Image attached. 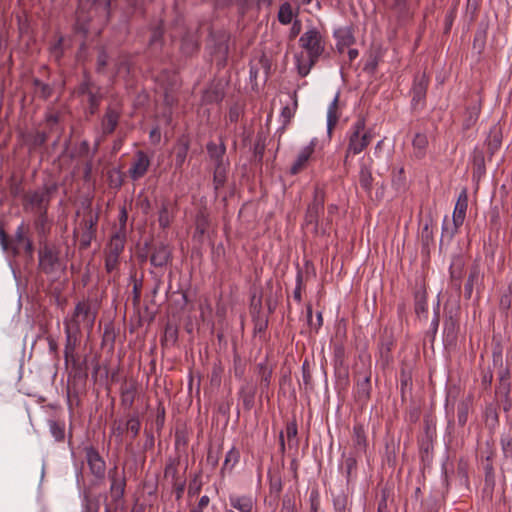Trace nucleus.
<instances>
[{
    "mask_svg": "<svg viewBox=\"0 0 512 512\" xmlns=\"http://www.w3.org/2000/svg\"><path fill=\"white\" fill-rule=\"evenodd\" d=\"M299 46L305 52L295 55L298 74L306 77L325 51V38L321 31L310 26L299 38Z\"/></svg>",
    "mask_w": 512,
    "mask_h": 512,
    "instance_id": "f257e3e1",
    "label": "nucleus"
},
{
    "mask_svg": "<svg viewBox=\"0 0 512 512\" xmlns=\"http://www.w3.org/2000/svg\"><path fill=\"white\" fill-rule=\"evenodd\" d=\"M98 304L91 299H83L76 303L71 314L64 320V326L81 332V328L91 332L98 314Z\"/></svg>",
    "mask_w": 512,
    "mask_h": 512,
    "instance_id": "f03ea898",
    "label": "nucleus"
},
{
    "mask_svg": "<svg viewBox=\"0 0 512 512\" xmlns=\"http://www.w3.org/2000/svg\"><path fill=\"white\" fill-rule=\"evenodd\" d=\"M38 268L46 275L56 276L66 269V260L59 245L52 242H40L38 250Z\"/></svg>",
    "mask_w": 512,
    "mask_h": 512,
    "instance_id": "7ed1b4c3",
    "label": "nucleus"
},
{
    "mask_svg": "<svg viewBox=\"0 0 512 512\" xmlns=\"http://www.w3.org/2000/svg\"><path fill=\"white\" fill-rule=\"evenodd\" d=\"M373 135L366 129L364 118H358L345 135L346 149L349 154L358 155L371 143Z\"/></svg>",
    "mask_w": 512,
    "mask_h": 512,
    "instance_id": "20e7f679",
    "label": "nucleus"
},
{
    "mask_svg": "<svg viewBox=\"0 0 512 512\" xmlns=\"http://www.w3.org/2000/svg\"><path fill=\"white\" fill-rule=\"evenodd\" d=\"M468 206L467 191L464 189L458 196L452 215V222L444 220L442 226V239L451 240L463 224Z\"/></svg>",
    "mask_w": 512,
    "mask_h": 512,
    "instance_id": "39448f33",
    "label": "nucleus"
},
{
    "mask_svg": "<svg viewBox=\"0 0 512 512\" xmlns=\"http://www.w3.org/2000/svg\"><path fill=\"white\" fill-rule=\"evenodd\" d=\"M55 186H43L35 191L28 192L25 195V207L37 213L43 219L47 213L51 201V193L55 191Z\"/></svg>",
    "mask_w": 512,
    "mask_h": 512,
    "instance_id": "423d86ee",
    "label": "nucleus"
},
{
    "mask_svg": "<svg viewBox=\"0 0 512 512\" xmlns=\"http://www.w3.org/2000/svg\"><path fill=\"white\" fill-rule=\"evenodd\" d=\"M0 245L4 251H10L14 255L18 254L22 247L30 255L33 252L32 242L25 236V226L23 223L17 227L14 238L11 241H9L5 231L0 228Z\"/></svg>",
    "mask_w": 512,
    "mask_h": 512,
    "instance_id": "0eeeda50",
    "label": "nucleus"
},
{
    "mask_svg": "<svg viewBox=\"0 0 512 512\" xmlns=\"http://www.w3.org/2000/svg\"><path fill=\"white\" fill-rule=\"evenodd\" d=\"M325 196V191L316 187L313 200L308 205L305 213L304 223L306 226H311L315 233L321 229L320 214L324 213Z\"/></svg>",
    "mask_w": 512,
    "mask_h": 512,
    "instance_id": "6e6552de",
    "label": "nucleus"
},
{
    "mask_svg": "<svg viewBox=\"0 0 512 512\" xmlns=\"http://www.w3.org/2000/svg\"><path fill=\"white\" fill-rule=\"evenodd\" d=\"M108 478L110 481V497L111 502L115 505V509L122 506L123 497L126 487V477L124 471H119L117 466H114L108 471Z\"/></svg>",
    "mask_w": 512,
    "mask_h": 512,
    "instance_id": "1a4fd4ad",
    "label": "nucleus"
},
{
    "mask_svg": "<svg viewBox=\"0 0 512 512\" xmlns=\"http://www.w3.org/2000/svg\"><path fill=\"white\" fill-rule=\"evenodd\" d=\"M85 459L90 473L98 480L103 481L106 475V462L93 446L84 449Z\"/></svg>",
    "mask_w": 512,
    "mask_h": 512,
    "instance_id": "9d476101",
    "label": "nucleus"
},
{
    "mask_svg": "<svg viewBox=\"0 0 512 512\" xmlns=\"http://www.w3.org/2000/svg\"><path fill=\"white\" fill-rule=\"evenodd\" d=\"M98 224V214H93L91 211L88 213L81 222V237H80V248L87 249L90 247L92 240L96 235V227Z\"/></svg>",
    "mask_w": 512,
    "mask_h": 512,
    "instance_id": "9b49d317",
    "label": "nucleus"
},
{
    "mask_svg": "<svg viewBox=\"0 0 512 512\" xmlns=\"http://www.w3.org/2000/svg\"><path fill=\"white\" fill-rule=\"evenodd\" d=\"M65 332V347H64V359L65 363L68 364L72 362L73 365H76L77 359L75 356L76 347L80 340L81 332H78L74 329H71L67 326H64Z\"/></svg>",
    "mask_w": 512,
    "mask_h": 512,
    "instance_id": "f8f14e48",
    "label": "nucleus"
},
{
    "mask_svg": "<svg viewBox=\"0 0 512 512\" xmlns=\"http://www.w3.org/2000/svg\"><path fill=\"white\" fill-rule=\"evenodd\" d=\"M172 260V250L171 248L164 244L159 243L152 247L150 263L155 268H164L166 267Z\"/></svg>",
    "mask_w": 512,
    "mask_h": 512,
    "instance_id": "ddd939ff",
    "label": "nucleus"
},
{
    "mask_svg": "<svg viewBox=\"0 0 512 512\" xmlns=\"http://www.w3.org/2000/svg\"><path fill=\"white\" fill-rule=\"evenodd\" d=\"M149 167L150 158L148 155L141 150L137 151L128 171L130 178L134 181L142 178L147 173Z\"/></svg>",
    "mask_w": 512,
    "mask_h": 512,
    "instance_id": "4468645a",
    "label": "nucleus"
},
{
    "mask_svg": "<svg viewBox=\"0 0 512 512\" xmlns=\"http://www.w3.org/2000/svg\"><path fill=\"white\" fill-rule=\"evenodd\" d=\"M316 145H317V139L313 138L307 146H305L304 148H302L300 150L294 163L290 167L291 175L298 174L301 170H303L306 167L310 157L312 156V154L315 151Z\"/></svg>",
    "mask_w": 512,
    "mask_h": 512,
    "instance_id": "2eb2a0df",
    "label": "nucleus"
},
{
    "mask_svg": "<svg viewBox=\"0 0 512 512\" xmlns=\"http://www.w3.org/2000/svg\"><path fill=\"white\" fill-rule=\"evenodd\" d=\"M359 185L370 196L372 192V159L368 162L361 160L359 162Z\"/></svg>",
    "mask_w": 512,
    "mask_h": 512,
    "instance_id": "dca6fc26",
    "label": "nucleus"
},
{
    "mask_svg": "<svg viewBox=\"0 0 512 512\" xmlns=\"http://www.w3.org/2000/svg\"><path fill=\"white\" fill-rule=\"evenodd\" d=\"M255 499L251 495L230 494L229 504L238 512H254Z\"/></svg>",
    "mask_w": 512,
    "mask_h": 512,
    "instance_id": "f3484780",
    "label": "nucleus"
},
{
    "mask_svg": "<svg viewBox=\"0 0 512 512\" xmlns=\"http://www.w3.org/2000/svg\"><path fill=\"white\" fill-rule=\"evenodd\" d=\"M256 387L249 382L243 384L238 392L239 400L242 402L243 408L250 411L255 402Z\"/></svg>",
    "mask_w": 512,
    "mask_h": 512,
    "instance_id": "a211bd4d",
    "label": "nucleus"
},
{
    "mask_svg": "<svg viewBox=\"0 0 512 512\" xmlns=\"http://www.w3.org/2000/svg\"><path fill=\"white\" fill-rule=\"evenodd\" d=\"M352 442L357 455L365 453L367 448V437L362 424L357 423L353 426Z\"/></svg>",
    "mask_w": 512,
    "mask_h": 512,
    "instance_id": "6ab92c4d",
    "label": "nucleus"
},
{
    "mask_svg": "<svg viewBox=\"0 0 512 512\" xmlns=\"http://www.w3.org/2000/svg\"><path fill=\"white\" fill-rule=\"evenodd\" d=\"M502 144V129L499 124H494L486 139V145L490 156H493L499 150Z\"/></svg>",
    "mask_w": 512,
    "mask_h": 512,
    "instance_id": "aec40b11",
    "label": "nucleus"
},
{
    "mask_svg": "<svg viewBox=\"0 0 512 512\" xmlns=\"http://www.w3.org/2000/svg\"><path fill=\"white\" fill-rule=\"evenodd\" d=\"M137 394V384L136 382L125 383L121 387L120 391V400L121 406L125 409L132 408L135 397Z\"/></svg>",
    "mask_w": 512,
    "mask_h": 512,
    "instance_id": "412c9836",
    "label": "nucleus"
},
{
    "mask_svg": "<svg viewBox=\"0 0 512 512\" xmlns=\"http://www.w3.org/2000/svg\"><path fill=\"white\" fill-rule=\"evenodd\" d=\"M173 210V204L169 200L164 199L161 201L158 212V222L161 228L166 229L170 226L174 217Z\"/></svg>",
    "mask_w": 512,
    "mask_h": 512,
    "instance_id": "4be33fe9",
    "label": "nucleus"
},
{
    "mask_svg": "<svg viewBox=\"0 0 512 512\" xmlns=\"http://www.w3.org/2000/svg\"><path fill=\"white\" fill-rule=\"evenodd\" d=\"M125 235L115 233L111 236L109 243L105 249V254L120 257L125 246Z\"/></svg>",
    "mask_w": 512,
    "mask_h": 512,
    "instance_id": "5701e85b",
    "label": "nucleus"
},
{
    "mask_svg": "<svg viewBox=\"0 0 512 512\" xmlns=\"http://www.w3.org/2000/svg\"><path fill=\"white\" fill-rule=\"evenodd\" d=\"M464 266H465V263H464L462 256L456 255L452 258L450 267H449V272H450L451 280L454 282V285L458 289L460 288V285H461L460 281L462 278Z\"/></svg>",
    "mask_w": 512,
    "mask_h": 512,
    "instance_id": "b1692460",
    "label": "nucleus"
},
{
    "mask_svg": "<svg viewBox=\"0 0 512 512\" xmlns=\"http://www.w3.org/2000/svg\"><path fill=\"white\" fill-rule=\"evenodd\" d=\"M120 118L119 112L115 109L109 107L106 110V113L102 120V130L104 134H111L114 132L118 125V121Z\"/></svg>",
    "mask_w": 512,
    "mask_h": 512,
    "instance_id": "393cba45",
    "label": "nucleus"
},
{
    "mask_svg": "<svg viewBox=\"0 0 512 512\" xmlns=\"http://www.w3.org/2000/svg\"><path fill=\"white\" fill-rule=\"evenodd\" d=\"M481 278L480 267L473 265L470 268L469 276L464 286V294L467 299L471 298L473 289L480 283Z\"/></svg>",
    "mask_w": 512,
    "mask_h": 512,
    "instance_id": "a878e982",
    "label": "nucleus"
},
{
    "mask_svg": "<svg viewBox=\"0 0 512 512\" xmlns=\"http://www.w3.org/2000/svg\"><path fill=\"white\" fill-rule=\"evenodd\" d=\"M371 375L365 374L362 380H358L356 384V397L361 402H366L370 398L371 393Z\"/></svg>",
    "mask_w": 512,
    "mask_h": 512,
    "instance_id": "bb28decb",
    "label": "nucleus"
},
{
    "mask_svg": "<svg viewBox=\"0 0 512 512\" xmlns=\"http://www.w3.org/2000/svg\"><path fill=\"white\" fill-rule=\"evenodd\" d=\"M428 86V80L425 77V75H421L420 77H417L414 81L413 87H412V94L413 102H419L423 100L426 96Z\"/></svg>",
    "mask_w": 512,
    "mask_h": 512,
    "instance_id": "cd10ccee",
    "label": "nucleus"
},
{
    "mask_svg": "<svg viewBox=\"0 0 512 512\" xmlns=\"http://www.w3.org/2000/svg\"><path fill=\"white\" fill-rule=\"evenodd\" d=\"M391 9L398 18L406 19L412 14V4L410 0H393Z\"/></svg>",
    "mask_w": 512,
    "mask_h": 512,
    "instance_id": "c85d7f7f",
    "label": "nucleus"
},
{
    "mask_svg": "<svg viewBox=\"0 0 512 512\" xmlns=\"http://www.w3.org/2000/svg\"><path fill=\"white\" fill-rule=\"evenodd\" d=\"M338 99L339 96L336 95L333 99V101L330 103L328 110H327V132L329 135L332 134V131L334 127L336 126L339 115L337 113L338 110Z\"/></svg>",
    "mask_w": 512,
    "mask_h": 512,
    "instance_id": "c756f323",
    "label": "nucleus"
},
{
    "mask_svg": "<svg viewBox=\"0 0 512 512\" xmlns=\"http://www.w3.org/2000/svg\"><path fill=\"white\" fill-rule=\"evenodd\" d=\"M257 372L260 377V388L264 393L271 383L272 369L268 367L266 362H260L257 364Z\"/></svg>",
    "mask_w": 512,
    "mask_h": 512,
    "instance_id": "7c9ffc66",
    "label": "nucleus"
},
{
    "mask_svg": "<svg viewBox=\"0 0 512 512\" xmlns=\"http://www.w3.org/2000/svg\"><path fill=\"white\" fill-rule=\"evenodd\" d=\"M292 98H293L292 105L291 106L286 105L281 110L280 119H281V123H282V127H281L282 129H285L288 126V124L290 123L291 119L294 117L295 112H296L297 107H298V101H297L296 92L293 93V97Z\"/></svg>",
    "mask_w": 512,
    "mask_h": 512,
    "instance_id": "2f4dec72",
    "label": "nucleus"
},
{
    "mask_svg": "<svg viewBox=\"0 0 512 512\" xmlns=\"http://www.w3.org/2000/svg\"><path fill=\"white\" fill-rule=\"evenodd\" d=\"M140 428L141 422L137 414L130 415L125 421L126 435L130 438L131 441L138 436Z\"/></svg>",
    "mask_w": 512,
    "mask_h": 512,
    "instance_id": "473e14b6",
    "label": "nucleus"
},
{
    "mask_svg": "<svg viewBox=\"0 0 512 512\" xmlns=\"http://www.w3.org/2000/svg\"><path fill=\"white\" fill-rule=\"evenodd\" d=\"M64 54V37L59 35L49 47L50 58L59 63Z\"/></svg>",
    "mask_w": 512,
    "mask_h": 512,
    "instance_id": "72a5a7b5",
    "label": "nucleus"
},
{
    "mask_svg": "<svg viewBox=\"0 0 512 512\" xmlns=\"http://www.w3.org/2000/svg\"><path fill=\"white\" fill-rule=\"evenodd\" d=\"M472 406L470 398L460 401L457 405V421L460 426H464L468 420V414Z\"/></svg>",
    "mask_w": 512,
    "mask_h": 512,
    "instance_id": "f704fd0d",
    "label": "nucleus"
},
{
    "mask_svg": "<svg viewBox=\"0 0 512 512\" xmlns=\"http://www.w3.org/2000/svg\"><path fill=\"white\" fill-rule=\"evenodd\" d=\"M199 48L196 37L190 33L183 36L181 41V50L185 55H192Z\"/></svg>",
    "mask_w": 512,
    "mask_h": 512,
    "instance_id": "c9c22d12",
    "label": "nucleus"
},
{
    "mask_svg": "<svg viewBox=\"0 0 512 512\" xmlns=\"http://www.w3.org/2000/svg\"><path fill=\"white\" fill-rule=\"evenodd\" d=\"M225 151L226 148L223 143L217 145L214 142H209L207 144V152L210 158L216 162V165L219 163L223 164V156L225 154Z\"/></svg>",
    "mask_w": 512,
    "mask_h": 512,
    "instance_id": "e433bc0d",
    "label": "nucleus"
},
{
    "mask_svg": "<svg viewBox=\"0 0 512 512\" xmlns=\"http://www.w3.org/2000/svg\"><path fill=\"white\" fill-rule=\"evenodd\" d=\"M101 498V495L92 496L85 493L82 503L83 512H99Z\"/></svg>",
    "mask_w": 512,
    "mask_h": 512,
    "instance_id": "4c0bfd02",
    "label": "nucleus"
},
{
    "mask_svg": "<svg viewBox=\"0 0 512 512\" xmlns=\"http://www.w3.org/2000/svg\"><path fill=\"white\" fill-rule=\"evenodd\" d=\"M293 17H294V12H293L291 4L289 2H285V3L281 4L279 7L278 15H277L278 21L282 25H288L292 22Z\"/></svg>",
    "mask_w": 512,
    "mask_h": 512,
    "instance_id": "58836bf2",
    "label": "nucleus"
},
{
    "mask_svg": "<svg viewBox=\"0 0 512 512\" xmlns=\"http://www.w3.org/2000/svg\"><path fill=\"white\" fill-rule=\"evenodd\" d=\"M96 6V0H80L79 1V9L77 11V23H76V28L80 31H82L83 33H87L88 32V28L85 27L84 24H82V20H83V16H82V13L83 11L87 8V7H94Z\"/></svg>",
    "mask_w": 512,
    "mask_h": 512,
    "instance_id": "ea45409f",
    "label": "nucleus"
},
{
    "mask_svg": "<svg viewBox=\"0 0 512 512\" xmlns=\"http://www.w3.org/2000/svg\"><path fill=\"white\" fill-rule=\"evenodd\" d=\"M228 43L226 40L220 41L215 48L214 58L218 66H224L228 57Z\"/></svg>",
    "mask_w": 512,
    "mask_h": 512,
    "instance_id": "a19ab883",
    "label": "nucleus"
},
{
    "mask_svg": "<svg viewBox=\"0 0 512 512\" xmlns=\"http://www.w3.org/2000/svg\"><path fill=\"white\" fill-rule=\"evenodd\" d=\"M224 97L223 91L217 86H211L205 90L203 94V101L205 103H219Z\"/></svg>",
    "mask_w": 512,
    "mask_h": 512,
    "instance_id": "79ce46f5",
    "label": "nucleus"
},
{
    "mask_svg": "<svg viewBox=\"0 0 512 512\" xmlns=\"http://www.w3.org/2000/svg\"><path fill=\"white\" fill-rule=\"evenodd\" d=\"M239 459V451L235 447H232L225 456V460L222 466V472L225 470L231 471L234 468V466L238 463Z\"/></svg>",
    "mask_w": 512,
    "mask_h": 512,
    "instance_id": "37998d69",
    "label": "nucleus"
},
{
    "mask_svg": "<svg viewBox=\"0 0 512 512\" xmlns=\"http://www.w3.org/2000/svg\"><path fill=\"white\" fill-rule=\"evenodd\" d=\"M50 433L58 442L63 441L65 438V424L55 420L48 421Z\"/></svg>",
    "mask_w": 512,
    "mask_h": 512,
    "instance_id": "c03bdc74",
    "label": "nucleus"
},
{
    "mask_svg": "<svg viewBox=\"0 0 512 512\" xmlns=\"http://www.w3.org/2000/svg\"><path fill=\"white\" fill-rule=\"evenodd\" d=\"M178 465L177 459L169 458L164 469V477L170 478L172 482L179 480L178 477Z\"/></svg>",
    "mask_w": 512,
    "mask_h": 512,
    "instance_id": "a18cd8bd",
    "label": "nucleus"
},
{
    "mask_svg": "<svg viewBox=\"0 0 512 512\" xmlns=\"http://www.w3.org/2000/svg\"><path fill=\"white\" fill-rule=\"evenodd\" d=\"M413 147L416 150V156L422 157L424 155V151L428 145V140L426 135L417 133L413 138Z\"/></svg>",
    "mask_w": 512,
    "mask_h": 512,
    "instance_id": "49530a36",
    "label": "nucleus"
},
{
    "mask_svg": "<svg viewBox=\"0 0 512 512\" xmlns=\"http://www.w3.org/2000/svg\"><path fill=\"white\" fill-rule=\"evenodd\" d=\"M189 145L187 142H183L176 147L175 152V166L181 168L186 160Z\"/></svg>",
    "mask_w": 512,
    "mask_h": 512,
    "instance_id": "de8ad7c7",
    "label": "nucleus"
},
{
    "mask_svg": "<svg viewBox=\"0 0 512 512\" xmlns=\"http://www.w3.org/2000/svg\"><path fill=\"white\" fill-rule=\"evenodd\" d=\"M512 306V288L508 289L501 295L499 300L500 311L507 316L509 309Z\"/></svg>",
    "mask_w": 512,
    "mask_h": 512,
    "instance_id": "09e8293b",
    "label": "nucleus"
},
{
    "mask_svg": "<svg viewBox=\"0 0 512 512\" xmlns=\"http://www.w3.org/2000/svg\"><path fill=\"white\" fill-rule=\"evenodd\" d=\"M501 448L503 455L507 461L512 463V435L504 434L501 436Z\"/></svg>",
    "mask_w": 512,
    "mask_h": 512,
    "instance_id": "8fccbe9b",
    "label": "nucleus"
},
{
    "mask_svg": "<svg viewBox=\"0 0 512 512\" xmlns=\"http://www.w3.org/2000/svg\"><path fill=\"white\" fill-rule=\"evenodd\" d=\"M126 434L125 422L121 420H115L111 426V435L115 437L116 441L121 444L123 437Z\"/></svg>",
    "mask_w": 512,
    "mask_h": 512,
    "instance_id": "3c124183",
    "label": "nucleus"
},
{
    "mask_svg": "<svg viewBox=\"0 0 512 512\" xmlns=\"http://www.w3.org/2000/svg\"><path fill=\"white\" fill-rule=\"evenodd\" d=\"M338 213V206L336 204H330L327 207V216L321 220V230L326 232L330 228L334 215Z\"/></svg>",
    "mask_w": 512,
    "mask_h": 512,
    "instance_id": "603ef678",
    "label": "nucleus"
},
{
    "mask_svg": "<svg viewBox=\"0 0 512 512\" xmlns=\"http://www.w3.org/2000/svg\"><path fill=\"white\" fill-rule=\"evenodd\" d=\"M226 180V172L223 164L219 163L215 167L213 182L215 185V189H219L222 187Z\"/></svg>",
    "mask_w": 512,
    "mask_h": 512,
    "instance_id": "864d4df0",
    "label": "nucleus"
},
{
    "mask_svg": "<svg viewBox=\"0 0 512 512\" xmlns=\"http://www.w3.org/2000/svg\"><path fill=\"white\" fill-rule=\"evenodd\" d=\"M233 369H234V376L237 379H242L244 377L245 371H246V363L245 361L238 355L235 354L233 358Z\"/></svg>",
    "mask_w": 512,
    "mask_h": 512,
    "instance_id": "5fc2aeb1",
    "label": "nucleus"
},
{
    "mask_svg": "<svg viewBox=\"0 0 512 512\" xmlns=\"http://www.w3.org/2000/svg\"><path fill=\"white\" fill-rule=\"evenodd\" d=\"M427 300L425 292L418 291L415 294V312L417 315L427 312Z\"/></svg>",
    "mask_w": 512,
    "mask_h": 512,
    "instance_id": "6e6d98bb",
    "label": "nucleus"
},
{
    "mask_svg": "<svg viewBox=\"0 0 512 512\" xmlns=\"http://www.w3.org/2000/svg\"><path fill=\"white\" fill-rule=\"evenodd\" d=\"M357 461L353 456H349L345 459L343 467L345 469L346 479L349 482L356 470Z\"/></svg>",
    "mask_w": 512,
    "mask_h": 512,
    "instance_id": "4d7b16f0",
    "label": "nucleus"
},
{
    "mask_svg": "<svg viewBox=\"0 0 512 512\" xmlns=\"http://www.w3.org/2000/svg\"><path fill=\"white\" fill-rule=\"evenodd\" d=\"M119 257L105 254V270L107 273H113L118 270Z\"/></svg>",
    "mask_w": 512,
    "mask_h": 512,
    "instance_id": "13d9d810",
    "label": "nucleus"
},
{
    "mask_svg": "<svg viewBox=\"0 0 512 512\" xmlns=\"http://www.w3.org/2000/svg\"><path fill=\"white\" fill-rule=\"evenodd\" d=\"M83 93H86L88 95V101L90 104L91 112L94 113V111L99 106L100 97L97 96L93 91L89 90L88 86H85L83 88Z\"/></svg>",
    "mask_w": 512,
    "mask_h": 512,
    "instance_id": "bf43d9fd",
    "label": "nucleus"
},
{
    "mask_svg": "<svg viewBox=\"0 0 512 512\" xmlns=\"http://www.w3.org/2000/svg\"><path fill=\"white\" fill-rule=\"evenodd\" d=\"M202 489V483L199 480L198 476H195L189 483L188 486V496L194 497L200 493Z\"/></svg>",
    "mask_w": 512,
    "mask_h": 512,
    "instance_id": "052dcab7",
    "label": "nucleus"
},
{
    "mask_svg": "<svg viewBox=\"0 0 512 512\" xmlns=\"http://www.w3.org/2000/svg\"><path fill=\"white\" fill-rule=\"evenodd\" d=\"M307 321H308L309 325L312 328H314V330L317 331L322 326V324H323L322 314L318 313L317 314V318H316V322H313V319H312V308L309 305L307 307Z\"/></svg>",
    "mask_w": 512,
    "mask_h": 512,
    "instance_id": "680f3d73",
    "label": "nucleus"
},
{
    "mask_svg": "<svg viewBox=\"0 0 512 512\" xmlns=\"http://www.w3.org/2000/svg\"><path fill=\"white\" fill-rule=\"evenodd\" d=\"M108 63V55L104 49H101L97 56V72L102 73Z\"/></svg>",
    "mask_w": 512,
    "mask_h": 512,
    "instance_id": "e2e57ef3",
    "label": "nucleus"
},
{
    "mask_svg": "<svg viewBox=\"0 0 512 512\" xmlns=\"http://www.w3.org/2000/svg\"><path fill=\"white\" fill-rule=\"evenodd\" d=\"M281 512H298L295 501L292 498L285 496L282 500Z\"/></svg>",
    "mask_w": 512,
    "mask_h": 512,
    "instance_id": "0e129e2a",
    "label": "nucleus"
},
{
    "mask_svg": "<svg viewBox=\"0 0 512 512\" xmlns=\"http://www.w3.org/2000/svg\"><path fill=\"white\" fill-rule=\"evenodd\" d=\"M210 498L207 495H203L199 501L198 504L193 507L190 512H204V509L209 505Z\"/></svg>",
    "mask_w": 512,
    "mask_h": 512,
    "instance_id": "69168bd1",
    "label": "nucleus"
},
{
    "mask_svg": "<svg viewBox=\"0 0 512 512\" xmlns=\"http://www.w3.org/2000/svg\"><path fill=\"white\" fill-rule=\"evenodd\" d=\"M296 436H297V425H296V423L292 422V423L287 424V426H286V437H287L288 442L289 443L291 441H295L296 442Z\"/></svg>",
    "mask_w": 512,
    "mask_h": 512,
    "instance_id": "338daca9",
    "label": "nucleus"
},
{
    "mask_svg": "<svg viewBox=\"0 0 512 512\" xmlns=\"http://www.w3.org/2000/svg\"><path fill=\"white\" fill-rule=\"evenodd\" d=\"M186 482L183 479H179L177 481L172 482V486L175 490L176 499H180L183 495L185 489Z\"/></svg>",
    "mask_w": 512,
    "mask_h": 512,
    "instance_id": "774afa93",
    "label": "nucleus"
}]
</instances>
